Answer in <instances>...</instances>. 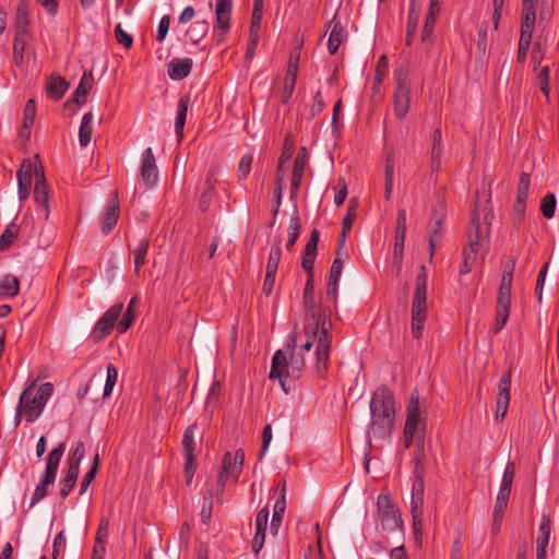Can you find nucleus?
Listing matches in <instances>:
<instances>
[{
	"label": "nucleus",
	"mask_w": 559,
	"mask_h": 559,
	"mask_svg": "<svg viewBox=\"0 0 559 559\" xmlns=\"http://www.w3.org/2000/svg\"><path fill=\"white\" fill-rule=\"evenodd\" d=\"M92 122H93V114L91 111L86 112L82 118L80 130H79V141H80V145L82 147H86L91 142L92 133H93Z\"/></svg>",
	"instance_id": "obj_37"
},
{
	"label": "nucleus",
	"mask_w": 559,
	"mask_h": 559,
	"mask_svg": "<svg viewBox=\"0 0 559 559\" xmlns=\"http://www.w3.org/2000/svg\"><path fill=\"white\" fill-rule=\"evenodd\" d=\"M139 298L138 296H133L127 307L126 312L122 316V319L117 324L118 333L122 334L128 331L135 319V309L138 307Z\"/></svg>",
	"instance_id": "obj_33"
},
{
	"label": "nucleus",
	"mask_w": 559,
	"mask_h": 559,
	"mask_svg": "<svg viewBox=\"0 0 559 559\" xmlns=\"http://www.w3.org/2000/svg\"><path fill=\"white\" fill-rule=\"evenodd\" d=\"M33 176H35V165L29 160H24L16 174L20 201H24L28 198Z\"/></svg>",
	"instance_id": "obj_20"
},
{
	"label": "nucleus",
	"mask_w": 559,
	"mask_h": 559,
	"mask_svg": "<svg viewBox=\"0 0 559 559\" xmlns=\"http://www.w3.org/2000/svg\"><path fill=\"white\" fill-rule=\"evenodd\" d=\"M481 212L485 226L480 225L479 210L476 207L472 213L471 225L467 233L468 246L463 250V264L460 269L461 275H465L472 271L477 259V253L489 233L490 210L484 207Z\"/></svg>",
	"instance_id": "obj_3"
},
{
	"label": "nucleus",
	"mask_w": 559,
	"mask_h": 559,
	"mask_svg": "<svg viewBox=\"0 0 559 559\" xmlns=\"http://www.w3.org/2000/svg\"><path fill=\"white\" fill-rule=\"evenodd\" d=\"M549 75H550V69H549L548 66H545V67L540 68L539 72L537 74V79H538L539 84H540V91L546 96H549V92H550V88H549Z\"/></svg>",
	"instance_id": "obj_55"
},
{
	"label": "nucleus",
	"mask_w": 559,
	"mask_h": 559,
	"mask_svg": "<svg viewBox=\"0 0 559 559\" xmlns=\"http://www.w3.org/2000/svg\"><path fill=\"white\" fill-rule=\"evenodd\" d=\"M123 310V304H115L111 306L96 322L92 330L91 337L94 342H99L110 334Z\"/></svg>",
	"instance_id": "obj_12"
},
{
	"label": "nucleus",
	"mask_w": 559,
	"mask_h": 559,
	"mask_svg": "<svg viewBox=\"0 0 559 559\" xmlns=\"http://www.w3.org/2000/svg\"><path fill=\"white\" fill-rule=\"evenodd\" d=\"M388 71V59L386 56H381L378 60L376 75H374V86H378L382 83L383 76L385 75Z\"/></svg>",
	"instance_id": "obj_58"
},
{
	"label": "nucleus",
	"mask_w": 559,
	"mask_h": 559,
	"mask_svg": "<svg viewBox=\"0 0 559 559\" xmlns=\"http://www.w3.org/2000/svg\"><path fill=\"white\" fill-rule=\"evenodd\" d=\"M169 25H170V16L168 14L162 16V19L158 23L157 37H156V40L158 43H163L164 39L166 38L167 33L169 31Z\"/></svg>",
	"instance_id": "obj_61"
},
{
	"label": "nucleus",
	"mask_w": 559,
	"mask_h": 559,
	"mask_svg": "<svg viewBox=\"0 0 559 559\" xmlns=\"http://www.w3.org/2000/svg\"><path fill=\"white\" fill-rule=\"evenodd\" d=\"M328 28H331L328 40V49L331 55H335L345 38V29L341 25V22L337 20L336 13L328 23Z\"/></svg>",
	"instance_id": "obj_24"
},
{
	"label": "nucleus",
	"mask_w": 559,
	"mask_h": 559,
	"mask_svg": "<svg viewBox=\"0 0 559 559\" xmlns=\"http://www.w3.org/2000/svg\"><path fill=\"white\" fill-rule=\"evenodd\" d=\"M406 211L400 210L397 212L396 217V227H395V237H394V247H393V262L397 269V272L401 271L403 264V252H404V243L406 237Z\"/></svg>",
	"instance_id": "obj_13"
},
{
	"label": "nucleus",
	"mask_w": 559,
	"mask_h": 559,
	"mask_svg": "<svg viewBox=\"0 0 559 559\" xmlns=\"http://www.w3.org/2000/svg\"><path fill=\"white\" fill-rule=\"evenodd\" d=\"M141 178L146 188H152L158 179L155 156L151 147L146 148L142 154Z\"/></svg>",
	"instance_id": "obj_18"
},
{
	"label": "nucleus",
	"mask_w": 559,
	"mask_h": 559,
	"mask_svg": "<svg viewBox=\"0 0 559 559\" xmlns=\"http://www.w3.org/2000/svg\"><path fill=\"white\" fill-rule=\"evenodd\" d=\"M378 514L382 526L396 527L400 523L397 510L388 495H379L377 498Z\"/></svg>",
	"instance_id": "obj_17"
},
{
	"label": "nucleus",
	"mask_w": 559,
	"mask_h": 559,
	"mask_svg": "<svg viewBox=\"0 0 559 559\" xmlns=\"http://www.w3.org/2000/svg\"><path fill=\"white\" fill-rule=\"evenodd\" d=\"M252 162H253V156L251 154H245L241 157V159L239 162V166H238V171L240 174V179H246L247 178V176L250 173Z\"/></svg>",
	"instance_id": "obj_60"
},
{
	"label": "nucleus",
	"mask_w": 559,
	"mask_h": 559,
	"mask_svg": "<svg viewBox=\"0 0 559 559\" xmlns=\"http://www.w3.org/2000/svg\"><path fill=\"white\" fill-rule=\"evenodd\" d=\"M25 43L23 39V35L16 34L13 40V56L16 61L23 60Z\"/></svg>",
	"instance_id": "obj_62"
},
{
	"label": "nucleus",
	"mask_w": 559,
	"mask_h": 559,
	"mask_svg": "<svg viewBox=\"0 0 559 559\" xmlns=\"http://www.w3.org/2000/svg\"><path fill=\"white\" fill-rule=\"evenodd\" d=\"M115 37L118 44L122 45L127 49L131 48L133 38L121 27V24H117L115 27Z\"/></svg>",
	"instance_id": "obj_57"
},
{
	"label": "nucleus",
	"mask_w": 559,
	"mask_h": 559,
	"mask_svg": "<svg viewBox=\"0 0 559 559\" xmlns=\"http://www.w3.org/2000/svg\"><path fill=\"white\" fill-rule=\"evenodd\" d=\"M283 189H284V178L282 176H277L276 177V188L274 190V198H275L276 206L273 210L272 224H274L276 215L278 214V211H280V206L282 204Z\"/></svg>",
	"instance_id": "obj_52"
},
{
	"label": "nucleus",
	"mask_w": 559,
	"mask_h": 559,
	"mask_svg": "<svg viewBox=\"0 0 559 559\" xmlns=\"http://www.w3.org/2000/svg\"><path fill=\"white\" fill-rule=\"evenodd\" d=\"M66 451V443L60 442L56 448H53L46 457V469L45 473L37 485L28 509H32L37 502H39L41 499H44L48 493V487L52 485L56 480L58 467L60 464V461L64 454Z\"/></svg>",
	"instance_id": "obj_7"
},
{
	"label": "nucleus",
	"mask_w": 559,
	"mask_h": 559,
	"mask_svg": "<svg viewBox=\"0 0 559 559\" xmlns=\"http://www.w3.org/2000/svg\"><path fill=\"white\" fill-rule=\"evenodd\" d=\"M217 179L215 178V169H210L204 183V191L201 194L199 207L205 212L209 210L216 186Z\"/></svg>",
	"instance_id": "obj_26"
},
{
	"label": "nucleus",
	"mask_w": 559,
	"mask_h": 559,
	"mask_svg": "<svg viewBox=\"0 0 559 559\" xmlns=\"http://www.w3.org/2000/svg\"><path fill=\"white\" fill-rule=\"evenodd\" d=\"M304 308L306 310L307 322H321V333L319 335L318 347L316 348V367L319 374L325 372L329 368V359L332 344V322L326 311L316 304L313 280L307 278L304 297Z\"/></svg>",
	"instance_id": "obj_1"
},
{
	"label": "nucleus",
	"mask_w": 559,
	"mask_h": 559,
	"mask_svg": "<svg viewBox=\"0 0 559 559\" xmlns=\"http://www.w3.org/2000/svg\"><path fill=\"white\" fill-rule=\"evenodd\" d=\"M427 283L428 275L423 265L416 276V286L412 302V335L418 340L423 335L424 324L427 319Z\"/></svg>",
	"instance_id": "obj_5"
},
{
	"label": "nucleus",
	"mask_w": 559,
	"mask_h": 559,
	"mask_svg": "<svg viewBox=\"0 0 559 559\" xmlns=\"http://www.w3.org/2000/svg\"><path fill=\"white\" fill-rule=\"evenodd\" d=\"M35 116H36V104H35L34 99H29L26 103V105L24 107V111H23V127L25 129L32 128V126L34 124Z\"/></svg>",
	"instance_id": "obj_47"
},
{
	"label": "nucleus",
	"mask_w": 559,
	"mask_h": 559,
	"mask_svg": "<svg viewBox=\"0 0 559 559\" xmlns=\"http://www.w3.org/2000/svg\"><path fill=\"white\" fill-rule=\"evenodd\" d=\"M261 20H262V15H259L258 13H252L251 23H250L249 38L252 39V44L253 45H254L255 40H259V33H260V28H261Z\"/></svg>",
	"instance_id": "obj_59"
},
{
	"label": "nucleus",
	"mask_w": 559,
	"mask_h": 559,
	"mask_svg": "<svg viewBox=\"0 0 559 559\" xmlns=\"http://www.w3.org/2000/svg\"><path fill=\"white\" fill-rule=\"evenodd\" d=\"M355 216H356V205L350 202V204H349V206L347 209V213L344 216L343 222H342V235H341V237H343V238L346 237L347 231L350 230V228L353 226Z\"/></svg>",
	"instance_id": "obj_50"
},
{
	"label": "nucleus",
	"mask_w": 559,
	"mask_h": 559,
	"mask_svg": "<svg viewBox=\"0 0 559 559\" xmlns=\"http://www.w3.org/2000/svg\"><path fill=\"white\" fill-rule=\"evenodd\" d=\"M370 424L368 437L378 440H390L395 427L396 402L391 390L379 386L370 401Z\"/></svg>",
	"instance_id": "obj_2"
},
{
	"label": "nucleus",
	"mask_w": 559,
	"mask_h": 559,
	"mask_svg": "<svg viewBox=\"0 0 559 559\" xmlns=\"http://www.w3.org/2000/svg\"><path fill=\"white\" fill-rule=\"evenodd\" d=\"M336 190L334 194V203L336 206L342 205L347 197V186L344 178H338L336 186L334 187Z\"/></svg>",
	"instance_id": "obj_53"
},
{
	"label": "nucleus",
	"mask_w": 559,
	"mask_h": 559,
	"mask_svg": "<svg viewBox=\"0 0 559 559\" xmlns=\"http://www.w3.org/2000/svg\"><path fill=\"white\" fill-rule=\"evenodd\" d=\"M53 385L45 382L38 388L32 382L20 395V408L24 411V418L27 423H34L41 415L47 402L52 396Z\"/></svg>",
	"instance_id": "obj_4"
},
{
	"label": "nucleus",
	"mask_w": 559,
	"mask_h": 559,
	"mask_svg": "<svg viewBox=\"0 0 559 559\" xmlns=\"http://www.w3.org/2000/svg\"><path fill=\"white\" fill-rule=\"evenodd\" d=\"M66 549V537L64 533L61 531L55 538L53 547H52V559H57L59 554L64 551Z\"/></svg>",
	"instance_id": "obj_64"
},
{
	"label": "nucleus",
	"mask_w": 559,
	"mask_h": 559,
	"mask_svg": "<svg viewBox=\"0 0 559 559\" xmlns=\"http://www.w3.org/2000/svg\"><path fill=\"white\" fill-rule=\"evenodd\" d=\"M300 228H301L300 218L298 216V213L296 212L290 217V221H289L288 240H287V243H286V249L287 250H292V248L296 243V241H297V239L299 237V234H300Z\"/></svg>",
	"instance_id": "obj_41"
},
{
	"label": "nucleus",
	"mask_w": 559,
	"mask_h": 559,
	"mask_svg": "<svg viewBox=\"0 0 559 559\" xmlns=\"http://www.w3.org/2000/svg\"><path fill=\"white\" fill-rule=\"evenodd\" d=\"M16 234L14 225L8 226L0 237V250L9 248L14 242Z\"/></svg>",
	"instance_id": "obj_51"
},
{
	"label": "nucleus",
	"mask_w": 559,
	"mask_h": 559,
	"mask_svg": "<svg viewBox=\"0 0 559 559\" xmlns=\"http://www.w3.org/2000/svg\"><path fill=\"white\" fill-rule=\"evenodd\" d=\"M304 368L305 358L301 354L293 353L289 360H287L282 350H277L272 358L270 379H278L284 388V379H299Z\"/></svg>",
	"instance_id": "obj_8"
},
{
	"label": "nucleus",
	"mask_w": 559,
	"mask_h": 559,
	"mask_svg": "<svg viewBox=\"0 0 559 559\" xmlns=\"http://www.w3.org/2000/svg\"><path fill=\"white\" fill-rule=\"evenodd\" d=\"M119 200L118 194L115 193L107 202L105 211L102 215L100 227L104 235L111 233L114 227L117 225L119 218Z\"/></svg>",
	"instance_id": "obj_19"
},
{
	"label": "nucleus",
	"mask_w": 559,
	"mask_h": 559,
	"mask_svg": "<svg viewBox=\"0 0 559 559\" xmlns=\"http://www.w3.org/2000/svg\"><path fill=\"white\" fill-rule=\"evenodd\" d=\"M190 104V96L183 95L178 100V108L175 121V131L178 136V141H181L183 138V128L186 124L187 112Z\"/></svg>",
	"instance_id": "obj_27"
},
{
	"label": "nucleus",
	"mask_w": 559,
	"mask_h": 559,
	"mask_svg": "<svg viewBox=\"0 0 559 559\" xmlns=\"http://www.w3.org/2000/svg\"><path fill=\"white\" fill-rule=\"evenodd\" d=\"M150 248V240L143 237L139 240L136 247L132 250L134 257V271L139 274L141 266L146 263V255Z\"/></svg>",
	"instance_id": "obj_35"
},
{
	"label": "nucleus",
	"mask_w": 559,
	"mask_h": 559,
	"mask_svg": "<svg viewBox=\"0 0 559 559\" xmlns=\"http://www.w3.org/2000/svg\"><path fill=\"white\" fill-rule=\"evenodd\" d=\"M407 415L403 430L404 447L409 449L415 438L423 439L426 429V417L419 407V393L414 390L411 393L406 408Z\"/></svg>",
	"instance_id": "obj_6"
},
{
	"label": "nucleus",
	"mask_w": 559,
	"mask_h": 559,
	"mask_svg": "<svg viewBox=\"0 0 559 559\" xmlns=\"http://www.w3.org/2000/svg\"><path fill=\"white\" fill-rule=\"evenodd\" d=\"M308 160V153L306 147H301L294 160L293 176L290 182V198L297 197L299 188L301 186L305 168Z\"/></svg>",
	"instance_id": "obj_21"
},
{
	"label": "nucleus",
	"mask_w": 559,
	"mask_h": 559,
	"mask_svg": "<svg viewBox=\"0 0 559 559\" xmlns=\"http://www.w3.org/2000/svg\"><path fill=\"white\" fill-rule=\"evenodd\" d=\"M530 175L526 173H522L520 176L519 185H518V191H516V204H524L526 205V201L528 198V191H530Z\"/></svg>",
	"instance_id": "obj_40"
},
{
	"label": "nucleus",
	"mask_w": 559,
	"mask_h": 559,
	"mask_svg": "<svg viewBox=\"0 0 559 559\" xmlns=\"http://www.w3.org/2000/svg\"><path fill=\"white\" fill-rule=\"evenodd\" d=\"M28 3L26 0H20L16 7V13H15V28L16 34L19 35H25L27 34V27L29 24L28 20Z\"/></svg>",
	"instance_id": "obj_30"
},
{
	"label": "nucleus",
	"mask_w": 559,
	"mask_h": 559,
	"mask_svg": "<svg viewBox=\"0 0 559 559\" xmlns=\"http://www.w3.org/2000/svg\"><path fill=\"white\" fill-rule=\"evenodd\" d=\"M281 257H282V248H281V243L277 242L271 247L267 263H266L267 272L277 273Z\"/></svg>",
	"instance_id": "obj_44"
},
{
	"label": "nucleus",
	"mask_w": 559,
	"mask_h": 559,
	"mask_svg": "<svg viewBox=\"0 0 559 559\" xmlns=\"http://www.w3.org/2000/svg\"><path fill=\"white\" fill-rule=\"evenodd\" d=\"M515 476V464L514 462H508L502 475L501 485L497 495L496 504L493 509V524L499 528L500 522L507 509L509 498L511 495V488Z\"/></svg>",
	"instance_id": "obj_11"
},
{
	"label": "nucleus",
	"mask_w": 559,
	"mask_h": 559,
	"mask_svg": "<svg viewBox=\"0 0 559 559\" xmlns=\"http://www.w3.org/2000/svg\"><path fill=\"white\" fill-rule=\"evenodd\" d=\"M269 521V508H262L255 516V530L266 531Z\"/></svg>",
	"instance_id": "obj_63"
},
{
	"label": "nucleus",
	"mask_w": 559,
	"mask_h": 559,
	"mask_svg": "<svg viewBox=\"0 0 559 559\" xmlns=\"http://www.w3.org/2000/svg\"><path fill=\"white\" fill-rule=\"evenodd\" d=\"M98 466H99V455L97 453L94 456L92 467L84 475V477H83V479L81 481L80 495H83L87 490V488L91 485V483L95 479L96 473L98 471Z\"/></svg>",
	"instance_id": "obj_45"
},
{
	"label": "nucleus",
	"mask_w": 559,
	"mask_h": 559,
	"mask_svg": "<svg viewBox=\"0 0 559 559\" xmlns=\"http://www.w3.org/2000/svg\"><path fill=\"white\" fill-rule=\"evenodd\" d=\"M441 130L436 129L433 132V141L431 148V164L432 168L438 169L440 167V158H441Z\"/></svg>",
	"instance_id": "obj_43"
},
{
	"label": "nucleus",
	"mask_w": 559,
	"mask_h": 559,
	"mask_svg": "<svg viewBox=\"0 0 559 559\" xmlns=\"http://www.w3.org/2000/svg\"><path fill=\"white\" fill-rule=\"evenodd\" d=\"M69 87V83L62 76H51L47 83L46 90L48 95L58 100Z\"/></svg>",
	"instance_id": "obj_34"
},
{
	"label": "nucleus",
	"mask_w": 559,
	"mask_h": 559,
	"mask_svg": "<svg viewBox=\"0 0 559 559\" xmlns=\"http://www.w3.org/2000/svg\"><path fill=\"white\" fill-rule=\"evenodd\" d=\"M34 200L38 206L43 209L44 216L47 219L49 216V193L41 166L35 165V188Z\"/></svg>",
	"instance_id": "obj_16"
},
{
	"label": "nucleus",
	"mask_w": 559,
	"mask_h": 559,
	"mask_svg": "<svg viewBox=\"0 0 559 559\" xmlns=\"http://www.w3.org/2000/svg\"><path fill=\"white\" fill-rule=\"evenodd\" d=\"M197 429V425H190L182 438V447H183V456L185 459L194 457V449H195V441H194V431Z\"/></svg>",
	"instance_id": "obj_38"
},
{
	"label": "nucleus",
	"mask_w": 559,
	"mask_h": 559,
	"mask_svg": "<svg viewBox=\"0 0 559 559\" xmlns=\"http://www.w3.org/2000/svg\"><path fill=\"white\" fill-rule=\"evenodd\" d=\"M320 233L318 229L311 231L310 238L305 248V254L308 257H317V249L319 242Z\"/></svg>",
	"instance_id": "obj_56"
},
{
	"label": "nucleus",
	"mask_w": 559,
	"mask_h": 559,
	"mask_svg": "<svg viewBox=\"0 0 559 559\" xmlns=\"http://www.w3.org/2000/svg\"><path fill=\"white\" fill-rule=\"evenodd\" d=\"M20 282L14 275L8 274L0 280V298L14 297L19 294Z\"/></svg>",
	"instance_id": "obj_36"
},
{
	"label": "nucleus",
	"mask_w": 559,
	"mask_h": 559,
	"mask_svg": "<svg viewBox=\"0 0 559 559\" xmlns=\"http://www.w3.org/2000/svg\"><path fill=\"white\" fill-rule=\"evenodd\" d=\"M419 5H409V12L407 16V23H406V38L405 44L407 46H411L413 44L417 25L419 21Z\"/></svg>",
	"instance_id": "obj_32"
},
{
	"label": "nucleus",
	"mask_w": 559,
	"mask_h": 559,
	"mask_svg": "<svg viewBox=\"0 0 559 559\" xmlns=\"http://www.w3.org/2000/svg\"><path fill=\"white\" fill-rule=\"evenodd\" d=\"M210 24L205 20L193 22L186 32L187 37L194 45L199 44L209 33Z\"/></svg>",
	"instance_id": "obj_31"
},
{
	"label": "nucleus",
	"mask_w": 559,
	"mask_h": 559,
	"mask_svg": "<svg viewBox=\"0 0 559 559\" xmlns=\"http://www.w3.org/2000/svg\"><path fill=\"white\" fill-rule=\"evenodd\" d=\"M94 78L92 72H84L74 92V102L82 106L86 103L88 92L93 87Z\"/></svg>",
	"instance_id": "obj_28"
},
{
	"label": "nucleus",
	"mask_w": 559,
	"mask_h": 559,
	"mask_svg": "<svg viewBox=\"0 0 559 559\" xmlns=\"http://www.w3.org/2000/svg\"><path fill=\"white\" fill-rule=\"evenodd\" d=\"M233 0H215V28L221 31L217 43L224 41L230 29Z\"/></svg>",
	"instance_id": "obj_14"
},
{
	"label": "nucleus",
	"mask_w": 559,
	"mask_h": 559,
	"mask_svg": "<svg viewBox=\"0 0 559 559\" xmlns=\"http://www.w3.org/2000/svg\"><path fill=\"white\" fill-rule=\"evenodd\" d=\"M297 63L296 61H293V58L289 60L288 62V66H287V70H286V75H285V79H284V90H289V88H294L295 90V85H296V80H297Z\"/></svg>",
	"instance_id": "obj_48"
},
{
	"label": "nucleus",
	"mask_w": 559,
	"mask_h": 559,
	"mask_svg": "<svg viewBox=\"0 0 559 559\" xmlns=\"http://www.w3.org/2000/svg\"><path fill=\"white\" fill-rule=\"evenodd\" d=\"M440 229H441V219H438L432 224L430 235H429L430 260L433 257L436 243L441 238Z\"/></svg>",
	"instance_id": "obj_54"
},
{
	"label": "nucleus",
	"mask_w": 559,
	"mask_h": 559,
	"mask_svg": "<svg viewBox=\"0 0 559 559\" xmlns=\"http://www.w3.org/2000/svg\"><path fill=\"white\" fill-rule=\"evenodd\" d=\"M556 203V197L552 193H548L542 199L540 211L544 217L548 219L554 217Z\"/></svg>",
	"instance_id": "obj_46"
},
{
	"label": "nucleus",
	"mask_w": 559,
	"mask_h": 559,
	"mask_svg": "<svg viewBox=\"0 0 559 559\" xmlns=\"http://www.w3.org/2000/svg\"><path fill=\"white\" fill-rule=\"evenodd\" d=\"M118 371L114 365L107 366V377L104 386V396H109L114 390V386L117 382Z\"/></svg>",
	"instance_id": "obj_49"
},
{
	"label": "nucleus",
	"mask_w": 559,
	"mask_h": 559,
	"mask_svg": "<svg viewBox=\"0 0 559 559\" xmlns=\"http://www.w3.org/2000/svg\"><path fill=\"white\" fill-rule=\"evenodd\" d=\"M511 369L506 371L498 384L496 420L502 421L507 415L510 403Z\"/></svg>",
	"instance_id": "obj_15"
},
{
	"label": "nucleus",
	"mask_w": 559,
	"mask_h": 559,
	"mask_svg": "<svg viewBox=\"0 0 559 559\" xmlns=\"http://www.w3.org/2000/svg\"><path fill=\"white\" fill-rule=\"evenodd\" d=\"M395 91L393 96V110L397 119L406 117L411 104V80L408 73L403 68L394 71Z\"/></svg>",
	"instance_id": "obj_9"
},
{
	"label": "nucleus",
	"mask_w": 559,
	"mask_h": 559,
	"mask_svg": "<svg viewBox=\"0 0 559 559\" xmlns=\"http://www.w3.org/2000/svg\"><path fill=\"white\" fill-rule=\"evenodd\" d=\"M321 333V322H307L304 328V336L305 341L300 345V348L305 352H309L314 341H317V344L319 343V335Z\"/></svg>",
	"instance_id": "obj_29"
},
{
	"label": "nucleus",
	"mask_w": 559,
	"mask_h": 559,
	"mask_svg": "<svg viewBox=\"0 0 559 559\" xmlns=\"http://www.w3.org/2000/svg\"><path fill=\"white\" fill-rule=\"evenodd\" d=\"M193 67L190 58H173L167 64L168 76L174 81H180L187 78Z\"/></svg>",
	"instance_id": "obj_23"
},
{
	"label": "nucleus",
	"mask_w": 559,
	"mask_h": 559,
	"mask_svg": "<svg viewBox=\"0 0 559 559\" xmlns=\"http://www.w3.org/2000/svg\"><path fill=\"white\" fill-rule=\"evenodd\" d=\"M281 487V493L277 500L275 501L273 508V515L271 520V532L273 534H277L278 527L282 524V520L286 509V483L285 480L278 484Z\"/></svg>",
	"instance_id": "obj_25"
},
{
	"label": "nucleus",
	"mask_w": 559,
	"mask_h": 559,
	"mask_svg": "<svg viewBox=\"0 0 559 559\" xmlns=\"http://www.w3.org/2000/svg\"><path fill=\"white\" fill-rule=\"evenodd\" d=\"M245 462V451L238 449L233 455L230 452L225 453L221 472L217 477V489L215 496L217 498L223 496L228 478L235 481L239 478Z\"/></svg>",
	"instance_id": "obj_10"
},
{
	"label": "nucleus",
	"mask_w": 559,
	"mask_h": 559,
	"mask_svg": "<svg viewBox=\"0 0 559 559\" xmlns=\"http://www.w3.org/2000/svg\"><path fill=\"white\" fill-rule=\"evenodd\" d=\"M550 533H551L550 519L548 516L544 515L539 523L538 534L536 537V545H543V546L548 547L549 539H550Z\"/></svg>",
	"instance_id": "obj_42"
},
{
	"label": "nucleus",
	"mask_w": 559,
	"mask_h": 559,
	"mask_svg": "<svg viewBox=\"0 0 559 559\" xmlns=\"http://www.w3.org/2000/svg\"><path fill=\"white\" fill-rule=\"evenodd\" d=\"M511 305V293L498 292L496 307V333L500 332L507 324Z\"/></svg>",
	"instance_id": "obj_22"
},
{
	"label": "nucleus",
	"mask_w": 559,
	"mask_h": 559,
	"mask_svg": "<svg viewBox=\"0 0 559 559\" xmlns=\"http://www.w3.org/2000/svg\"><path fill=\"white\" fill-rule=\"evenodd\" d=\"M424 497L412 496L411 512L414 521V531L417 533L421 527Z\"/></svg>",
	"instance_id": "obj_39"
}]
</instances>
